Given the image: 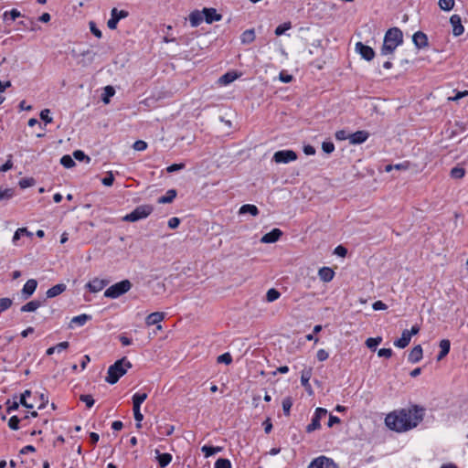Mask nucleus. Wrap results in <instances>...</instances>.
Listing matches in <instances>:
<instances>
[{
	"mask_svg": "<svg viewBox=\"0 0 468 468\" xmlns=\"http://www.w3.org/2000/svg\"><path fill=\"white\" fill-rule=\"evenodd\" d=\"M422 420L423 410L413 407L388 413L385 423L392 431L404 432L417 427Z\"/></svg>",
	"mask_w": 468,
	"mask_h": 468,
	"instance_id": "obj_1",
	"label": "nucleus"
},
{
	"mask_svg": "<svg viewBox=\"0 0 468 468\" xmlns=\"http://www.w3.org/2000/svg\"><path fill=\"white\" fill-rule=\"evenodd\" d=\"M403 42L402 31L398 27L388 29L384 37L383 46L381 48V55L388 56L392 54L395 49Z\"/></svg>",
	"mask_w": 468,
	"mask_h": 468,
	"instance_id": "obj_2",
	"label": "nucleus"
},
{
	"mask_svg": "<svg viewBox=\"0 0 468 468\" xmlns=\"http://www.w3.org/2000/svg\"><path fill=\"white\" fill-rule=\"evenodd\" d=\"M131 367V362L128 361L125 357L117 360L108 368L105 381L110 384H115Z\"/></svg>",
	"mask_w": 468,
	"mask_h": 468,
	"instance_id": "obj_3",
	"label": "nucleus"
},
{
	"mask_svg": "<svg viewBox=\"0 0 468 468\" xmlns=\"http://www.w3.org/2000/svg\"><path fill=\"white\" fill-rule=\"evenodd\" d=\"M131 288V282L129 280H123L107 288L104 292V296L111 299H116L127 292Z\"/></svg>",
	"mask_w": 468,
	"mask_h": 468,
	"instance_id": "obj_4",
	"label": "nucleus"
},
{
	"mask_svg": "<svg viewBox=\"0 0 468 468\" xmlns=\"http://www.w3.org/2000/svg\"><path fill=\"white\" fill-rule=\"evenodd\" d=\"M154 208L151 205H141L133 209L131 213L125 215L122 218L124 221L136 222L138 220L147 218Z\"/></svg>",
	"mask_w": 468,
	"mask_h": 468,
	"instance_id": "obj_5",
	"label": "nucleus"
},
{
	"mask_svg": "<svg viewBox=\"0 0 468 468\" xmlns=\"http://www.w3.org/2000/svg\"><path fill=\"white\" fill-rule=\"evenodd\" d=\"M147 399L146 393H135L133 396V416L136 420V427L139 429L141 428L142 420L144 419V415L141 413L140 407L142 403Z\"/></svg>",
	"mask_w": 468,
	"mask_h": 468,
	"instance_id": "obj_6",
	"label": "nucleus"
},
{
	"mask_svg": "<svg viewBox=\"0 0 468 468\" xmlns=\"http://www.w3.org/2000/svg\"><path fill=\"white\" fill-rule=\"evenodd\" d=\"M272 158L275 163L287 164V163L295 161L297 159V154L292 150H281V151H277L273 154Z\"/></svg>",
	"mask_w": 468,
	"mask_h": 468,
	"instance_id": "obj_7",
	"label": "nucleus"
},
{
	"mask_svg": "<svg viewBox=\"0 0 468 468\" xmlns=\"http://www.w3.org/2000/svg\"><path fill=\"white\" fill-rule=\"evenodd\" d=\"M308 468H338V465L326 456H319L313 460Z\"/></svg>",
	"mask_w": 468,
	"mask_h": 468,
	"instance_id": "obj_8",
	"label": "nucleus"
},
{
	"mask_svg": "<svg viewBox=\"0 0 468 468\" xmlns=\"http://www.w3.org/2000/svg\"><path fill=\"white\" fill-rule=\"evenodd\" d=\"M327 415V410L323 408H317L310 424L306 427L307 432H313L320 428V420Z\"/></svg>",
	"mask_w": 468,
	"mask_h": 468,
	"instance_id": "obj_9",
	"label": "nucleus"
},
{
	"mask_svg": "<svg viewBox=\"0 0 468 468\" xmlns=\"http://www.w3.org/2000/svg\"><path fill=\"white\" fill-rule=\"evenodd\" d=\"M355 50L361 56V58L367 61L372 60L375 57V51L373 48L362 42H357L356 44Z\"/></svg>",
	"mask_w": 468,
	"mask_h": 468,
	"instance_id": "obj_10",
	"label": "nucleus"
},
{
	"mask_svg": "<svg viewBox=\"0 0 468 468\" xmlns=\"http://www.w3.org/2000/svg\"><path fill=\"white\" fill-rule=\"evenodd\" d=\"M128 16V13L124 10L118 11L113 8L111 12V18L107 22V26L110 29H115L120 19L124 18Z\"/></svg>",
	"mask_w": 468,
	"mask_h": 468,
	"instance_id": "obj_11",
	"label": "nucleus"
},
{
	"mask_svg": "<svg viewBox=\"0 0 468 468\" xmlns=\"http://www.w3.org/2000/svg\"><path fill=\"white\" fill-rule=\"evenodd\" d=\"M108 284V280L94 278L86 284V288L91 292H99Z\"/></svg>",
	"mask_w": 468,
	"mask_h": 468,
	"instance_id": "obj_12",
	"label": "nucleus"
},
{
	"mask_svg": "<svg viewBox=\"0 0 468 468\" xmlns=\"http://www.w3.org/2000/svg\"><path fill=\"white\" fill-rule=\"evenodd\" d=\"M202 13L203 17L207 24H212L213 22L220 21L222 18V16L218 14L215 8L205 7L202 10Z\"/></svg>",
	"mask_w": 468,
	"mask_h": 468,
	"instance_id": "obj_13",
	"label": "nucleus"
},
{
	"mask_svg": "<svg viewBox=\"0 0 468 468\" xmlns=\"http://www.w3.org/2000/svg\"><path fill=\"white\" fill-rule=\"evenodd\" d=\"M312 375H313L312 367H306L303 370H302V372H301V383L310 395L313 394V389L309 383L310 378H312Z\"/></svg>",
	"mask_w": 468,
	"mask_h": 468,
	"instance_id": "obj_14",
	"label": "nucleus"
},
{
	"mask_svg": "<svg viewBox=\"0 0 468 468\" xmlns=\"http://www.w3.org/2000/svg\"><path fill=\"white\" fill-rule=\"evenodd\" d=\"M450 23L452 27V34L455 37H459L464 32V27L462 25V19L459 15H452L450 18Z\"/></svg>",
	"mask_w": 468,
	"mask_h": 468,
	"instance_id": "obj_15",
	"label": "nucleus"
},
{
	"mask_svg": "<svg viewBox=\"0 0 468 468\" xmlns=\"http://www.w3.org/2000/svg\"><path fill=\"white\" fill-rule=\"evenodd\" d=\"M369 133L367 131H357L348 136L351 144H359L367 140Z\"/></svg>",
	"mask_w": 468,
	"mask_h": 468,
	"instance_id": "obj_16",
	"label": "nucleus"
},
{
	"mask_svg": "<svg viewBox=\"0 0 468 468\" xmlns=\"http://www.w3.org/2000/svg\"><path fill=\"white\" fill-rule=\"evenodd\" d=\"M282 235V232L279 229H273L269 233H266L263 235L261 239V242L262 243H273L276 242L281 236Z\"/></svg>",
	"mask_w": 468,
	"mask_h": 468,
	"instance_id": "obj_17",
	"label": "nucleus"
},
{
	"mask_svg": "<svg viewBox=\"0 0 468 468\" xmlns=\"http://www.w3.org/2000/svg\"><path fill=\"white\" fill-rule=\"evenodd\" d=\"M412 41L418 48H423L428 46V37L421 31H418L412 36Z\"/></svg>",
	"mask_w": 468,
	"mask_h": 468,
	"instance_id": "obj_18",
	"label": "nucleus"
},
{
	"mask_svg": "<svg viewBox=\"0 0 468 468\" xmlns=\"http://www.w3.org/2000/svg\"><path fill=\"white\" fill-rule=\"evenodd\" d=\"M422 356H423L422 347L420 345H418V346H414L411 349V351L410 352L408 360L410 363L415 364L421 360Z\"/></svg>",
	"mask_w": 468,
	"mask_h": 468,
	"instance_id": "obj_19",
	"label": "nucleus"
},
{
	"mask_svg": "<svg viewBox=\"0 0 468 468\" xmlns=\"http://www.w3.org/2000/svg\"><path fill=\"white\" fill-rule=\"evenodd\" d=\"M37 286V282L35 279L28 280L22 289V293L24 294L25 298L30 297L36 291Z\"/></svg>",
	"mask_w": 468,
	"mask_h": 468,
	"instance_id": "obj_20",
	"label": "nucleus"
},
{
	"mask_svg": "<svg viewBox=\"0 0 468 468\" xmlns=\"http://www.w3.org/2000/svg\"><path fill=\"white\" fill-rule=\"evenodd\" d=\"M164 318H165L164 313H161V312L152 313L146 317L145 324L148 326H151L154 324H158L164 320Z\"/></svg>",
	"mask_w": 468,
	"mask_h": 468,
	"instance_id": "obj_21",
	"label": "nucleus"
},
{
	"mask_svg": "<svg viewBox=\"0 0 468 468\" xmlns=\"http://www.w3.org/2000/svg\"><path fill=\"white\" fill-rule=\"evenodd\" d=\"M319 278L324 282H329L335 276V271L329 267H323L318 271Z\"/></svg>",
	"mask_w": 468,
	"mask_h": 468,
	"instance_id": "obj_22",
	"label": "nucleus"
},
{
	"mask_svg": "<svg viewBox=\"0 0 468 468\" xmlns=\"http://www.w3.org/2000/svg\"><path fill=\"white\" fill-rule=\"evenodd\" d=\"M411 337L409 334V330L402 332L401 337L394 342V346L399 348H405L410 342Z\"/></svg>",
	"mask_w": 468,
	"mask_h": 468,
	"instance_id": "obj_23",
	"label": "nucleus"
},
{
	"mask_svg": "<svg viewBox=\"0 0 468 468\" xmlns=\"http://www.w3.org/2000/svg\"><path fill=\"white\" fill-rule=\"evenodd\" d=\"M203 19H204V17H203L202 11L200 12L198 10H195V11L191 12L189 15V21L193 27L199 26L201 24V22L203 21Z\"/></svg>",
	"mask_w": 468,
	"mask_h": 468,
	"instance_id": "obj_24",
	"label": "nucleus"
},
{
	"mask_svg": "<svg viewBox=\"0 0 468 468\" xmlns=\"http://www.w3.org/2000/svg\"><path fill=\"white\" fill-rule=\"evenodd\" d=\"M66 290V285L63 283L56 284L55 286L49 288L46 294L48 298H53L55 296L59 295Z\"/></svg>",
	"mask_w": 468,
	"mask_h": 468,
	"instance_id": "obj_25",
	"label": "nucleus"
},
{
	"mask_svg": "<svg viewBox=\"0 0 468 468\" xmlns=\"http://www.w3.org/2000/svg\"><path fill=\"white\" fill-rule=\"evenodd\" d=\"M451 344L448 339H443L440 342V354L437 356V360H441L444 356H446L450 351Z\"/></svg>",
	"mask_w": 468,
	"mask_h": 468,
	"instance_id": "obj_26",
	"label": "nucleus"
},
{
	"mask_svg": "<svg viewBox=\"0 0 468 468\" xmlns=\"http://www.w3.org/2000/svg\"><path fill=\"white\" fill-rule=\"evenodd\" d=\"M255 40L254 29H247L240 36V41L242 44H250Z\"/></svg>",
	"mask_w": 468,
	"mask_h": 468,
	"instance_id": "obj_27",
	"label": "nucleus"
},
{
	"mask_svg": "<svg viewBox=\"0 0 468 468\" xmlns=\"http://www.w3.org/2000/svg\"><path fill=\"white\" fill-rule=\"evenodd\" d=\"M239 213L240 215L250 213L255 217L259 214V209L255 205L246 204L240 207Z\"/></svg>",
	"mask_w": 468,
	"mask_h": 468,
	"instance_id": "obj_28",
	"label": "nucleus"
},
{
	"mask_svg": "<svg viewBox=\"0 0 468 468\" xmlns=\"http://www.w3.org/2000/svg\"><path fill=\"white\" fill-rule=\"evenodd\" d=\"M176 197V191L175 189L168 190L165 196L158 198L159 204L171 203Z\"/></svg>",
	"mask_w": 468,
	"mask_h": 468,
	"instance_id": "obj_29",
	"label": "nucleus"
},
{
	"mask_svg": "<svg viewBox=\"0 0 468 468\" xmlns=\"http://www.w3.org/2000/svg\"><path fill=\"white\" fill-rule=\"evenodd\" d=\"M237 74L234 72H227L218 79L220 85H228L237 79Z\"/></svg>",
	"mask_w": 468,
	"mask_h": 468,
	"instance_id": "obj_30",
	"label": "nucleus"
},
{
	"mask_svg": "<svg viewBox=\"0 0 468 468\" xmlns=\"http://www.w3.org/2000/svg\"><path fill=\"white\" fill-rule=\"evenodd\" d=\"M41 306V302L34 300L26 303L21 307V312H35L37 308Z\"/></svg>",
	"mask_w": 468,
	"mask_h": 468,
	"instance_id": "obj_31",
	"label": "nucleus"
},
{
	"mask_svg": "<svg viewBox=\"0 0 468 468\" xmlns=\"http://www.w3.org/2000/svg\"><path fill=\"white\" fill-rule=\"evenodd\" d=\"M201 451L204 452L205 457L207 458V457L212 456L218 452H220L222 451V447H219V446L212 447V446L204 445L201 448Z\"/></svg>",
	"mask_w": 468,
	"mask_h": 468,
	"instance_id": "obj_32",
	"label": "nucleus"
},
{
	"mask_svg": "<svg viewBox=\"0 0 468 468\" xmlns=\"http://www.w3.org/2000/svg\"><path fill=\"white\" fill-rule=\"evenodd\" d=\"M90 319V316L88 315V314H80V315H78V316H74L71 321H70V324H75L77 325H84L87 321H89Z\"/></svg>",
	"mask_w": 468,
	"mask_h": 468,
	"instance_id": "obj_33",
	"label": "nucleus"
},
{
	"mask_svg": "<svg viewBox=\"0 0 468 468\" xmlns=\"http://www.w3.org/2000/svg\"><path fill=\"white\" fill-rule=\"evenodd\" d=\"M24 235L31 237L32 233L28 231L26 228H20L17 229L13 236V243L16 244V241L21 238L24 237Z\"/></svg>",
	"mask_w": 468,
	"mask_h": 468,
	"instance_id": "obj_34",
	"label": "nucleus"
},
{
	"mask_svg": "<svg viewBox=\"0 0 468 468\" xmlns=\"http://www.w3.org/2000/svg\"><path fill=\"white\" fill-rule=\"evenodd\" d=\"M157 460L161 467H165L171 463L172 455L170 453H162L157 456Z\"/></svg>",
	"mask_w": 468,
	"mask_h": 468,
	"instance_id": "obj_35",
	"label": "nucleus"
},
{
	"mask_svg": "<svg viewBox=\"0 0 468 468\" xmlns=\"http://www.w3.org/2000/svg\"><path fill=\"white\" fill-rule=\"evenodd\" d=\"M281 293L274 288L269 289L266 293V300L269 303L274 302L279 299Z\"/></svg>",
	"mask_w": 468,
	"mask_h": 468,
	"instance_id": "obj_36",
	"label": "nucleus"
},
{
	"mask_svg": "<svg viewBox=\"0 0 468 468\" xmlns=\"http://www.w3.org/2000/svg\"><path fill=\"white\" fill-rule=\"evenodd\" d=\"M440 8L444 11H450L454 6V0H439Z\"/></svg>",
	"mask_w": 468,
	"mask_h": 468,
	"instance_id": "obj_37",
	"label": "nucleus"
},
{
	"mask_svg": "<svg viewBox=\"0 0 468 468\" xmlns=\"http://www.w3.org/2000/svg\"><path fill=\"white\" fill-rule=\"evenodd\" d=\"M115 93L114 89L112 86H106L104 88L102 101L104 103H109L110 98L112 97Z\"/></svg>",
	"mask_w": 468,
	"mask_h": 468,
	"instance_id": "obj_38",
	"label": "nucleus"
},
{
	"mask_svg": "<svg viewBox=\"0 0 468 468\" xmlns=\"http://www.w3.org/2000/svg\"><path fill=\"white\" fill-rule=\"evenodd\" d=\"M292 406V399L291 397H286L282 400V410L286 416L290 415V410Z\"/></svg>",
	"mask_w": 468,
	"mask_h": 468,
	"instance_id": "obj_39",
	"label": "nucleus"
},
{
	"mask_svg": "<svg viewBox=\"0 0 468 468\" xmlns=\"http://www.w3.org/2000/svg\"><path fill=\"white\" fill-rule=\"evenodd\" d=\"M60 164L66 168H71L75 165V162L69 154L63 155L60 159Z\"/></svg>",
	"mask_w": 468,
	"mask_h": 468,
	"instance_id": "obj_40",
	"label": "nucleus"
},
{
	"mask_svg": "<svg viewBox=\"0 0 468 468\" xmlns=\"http://www.w3.org/2000/svg\"><path fill=\"white\" fill-rule=\"evenodd\" d=\"M465 175V170L463 167H453L451 170V176L455 179H460Z\"/></svg>",
	"mask_w": 468,
	"mask_h": 468,
	"instance_id": "obj_41",
	"label": "nucleus"
},
{
	"mask_svg": "<svg viewBox=\"0 0 468 468\" xmlns=\"http://www.w3.org/2000/svg\"><path fill=\"white\" fill-rule=\"evenodd\" d=\"M214 468H231V463L229 459L219 458L216 461Z\"/></svg>",
	"mask_w": 468,
	"mask_h": 468,
	"instance_id": "obj_42",
	"label": "nucleus"
},
{
	"mask_svg": "<svg viewBox=\"0 0 468 468\" xmlns=\"http://www.w3.org/2000/svg\"><path fill=\"white\" fill-rule=\"evenodd\" d=\"M14 197V190L12 188H5L1 189L0 188V201L1 200H7Z\"/></svg>",
	"mask_w": 468,
	"mask_h": 468,
	"instance_id": "obj_43",
	"label": "nucleus"
},
{
	"mask_svg": "<svg viewBox=\"0 0 468 468\" xmlns=\"http://www.w3.org/2000/svg\"><path fill=\"white\" fill-rule=\"evenodd\" d=\"M8 16H10V18H11L12 20H15V19H16V18H18V17L22 16V14H21V13H20V11H18L17 9H12V10H10V11H5V12L4 13V16H3L4 20H6V19H7V17H8Z\"/></svg>",
	"mask_w": 468,
	"mask_h": 468,
	"instance_id": "obj_44",
	"label": "nucleus"
},
{
	"mask_svg": "<svg viewBox=\"0 0 468 468\" xmlns=\"http://www.w3.org/2000/svg\"><path fill=\"white\" fill-rule=\"evenodd\" d=\"M382 341V338L380 336H378V337H370V338H367V341H366V345L368 348H375L377 346H378Z\"/></svg>",
	"mask_w": 468,
	"mask_h": 468,
	"instance_id": "obj_45",
	"label": "nucleus"
},
{
	"mask_svg": "<svg viewBox=\"0 0 468 468\" xmlns=\"http://www.w3.org/2000/svg\"><path fill=\"white\" fill-rule=\"evenodd\" d=\"M292 27V24L291 22H285L280 26H278L275 29V35L276 36H281L282 35L285 31L289 30L290 28Z\"/></svg>",
	"mask_w": 468,
	"mask_h": 468,
	"instance_id": "obj_46",
	"label": "nucleus"
},
{
	"mask_svg": "<svg viewBox=\"0 0 468 468\" xmlns=\"http://www.w3.org/2000/svg\"><path fill=\"white\" fill-rule=\"evenodd\" d=\"M73 157L80 162L86 161L89 163L90 161V158L80 150L74 151Z\"/></svg>",
	"mask_w": 468,
	"mask_h": 468,
	"instance_id": "obj_47",
	"label": "nucleus"
},
{
	"mask_svg": "<svg viewBox=\"0 0 468 468\" xmlns=\"http://www.w3.org/2000/svg\"><path fill=\"white\" fill-rule=\"evenodd\" d=\"M217 362L229 365L232 362V357L229 353H224L218 356Z\"/></svg>",
	"mask_w": 468,
	"mask_h": 468,
	"instance_id": "obj_48",
	"label": "nucleus"
},
{
	"mask_svg": "<svg viewBox=\"0 0 468 468\" xmlns=\"http://www.w3.org/2000/svg\"><path fill=\"white\" fill-rule=\"evenodd\" d=\"M39 115L41 120H43L46 123H50L53 121L52 117L50 116V110L48 109L42 110Z\"/></svg>",
	"mask_w": 468,
	"mask_h": 468,
	"instance_id": "obj_49",
	"label": "nucleus"
},
{
	"mask_svg": "<svg viewBox=\"0 0 468 468\" xmlns=\"http://www.w3.org/2000/svg\"><path fill=\"white\" fill-rule=\"evenodd\" d=\"M31 395V392L29 390H26L20 398V404H22L24 407L27 409H32L34 406L32 404H28L26 400L27 397H29Z\"/></svg>",
	"mask_w": 468,
	"mask_h": 468,
	"instance_id": "obj_50",
	"label": "nucleus"
},
{
	"mask_svg": "<svg viewBox=\"0 0 468 468\" xmlns=\"http://www.w3.org/2000/svg\"><path fill=\"white\" fill-rule=\"evenodd\" d=\"M20 420L16 416H13L8 420V426L11 430L16 431L19 428Z\"/></svg>",
	"mask_w": 468,
	"mask_h": 468,
	"instance_id": "obj_51",
	"label": "nucleus"
},
{
	"mask_svg": "<svg viewBox=\"0 0 468 468\" xmlns=\"http://www.w3.org/2000/svg\"><path fill=\"white\" fill-rule=\"evenodd\" d=\"M80 399L88 408H91L94 405L95 401L90 395H81Z\"/></svg>",
	"mask_w": 468,
	"mask_h": 468,
	"instance_id": "obj_52",
	"label": "nucleus"
},
{
	"mask_svg": "<svg viewBox=\"0 0 468 468\" xmlns=\"http://www.w3.org/2000/svg\"><path fill=\"white\" fill-rule=\"evenodd\" d=\"M12 305V300L9 298H1L0 299V312H3L8 309Z\"/></svg>",
	"mask_w": 468,
	"mask_h": 468,
	"instance_id": "obj_53",
	"label": "nucleus"
},
{
	"mask_svg": "<svg viewBox=\"0 0 468 468\" xmlns=\"http://www.w3.org/2000/svg\"><path fill=\"white\" fill-rule=\"evenodd\" d=\"M322 149L326 154H331L335 150V145L332 142H324L322 144Z\"/></svg>",
	"mask_w": 468,
	"mask_h": 468,
	"instance_id": "obj_54",
	"label": "nucleus"
},
{
	"mask_svg": "<svg viewBox=\"0 0 468 468\" xmlns=\"http://www.w3.org/2000/svg\"><path fill=\"white\" fill-rule=\"evenodd\" d=\"M133 147L135 151H144L147 148V144L144 141L138 140L133 144Z\"/></svg>",
	"mask_w": 468,
	"mask_h": 468,
	"instance_id": "obj_55",
	"label": "nucleus"
},
{
	"mask_svg": "<svg viewBox=\"0 0 468 468\" xmlns=\"http://www.w3.org/2000/svg\"><path fill=\"white\" fill-rule=\"evenodd\" d=\"M113 181H114V176H113V174L112 172H109L107 176H105L101 182L104 186H111L112 184H113Z\"/></svg>",
	"mask_w": 468,
	"mask_h": 468,
	"instance_id": "obj_56",
	"label": "nucleus"
},
{
	"mask_svg": "<svg viewBox=\"0 0 468 468\" xmlns=\"http://www.w3.org/2000/svg\"><path fill=\"white\" fill-rule=\"evenodd\" d=\"M466 96H468V90L457 91L454 96L449 97L448 100L452 101H457L460 99L464 98Z\"/></svg>",
	"mask_w": 468,
	"mask_h": 468,
	"instance_id": "obj_57",
	"label": "nucleus"
},
{
	"mask_svg": "<svg viewBox=\"0 0 468 468\" xmlns=\"http://www.w3.org/2000/svg\"><path fill=\"white\" fill-rule=\"evenodd\" d=\"M185 168V164L183 163H180V164H173L171 165L170 166H168L166 168V171L168 173H173V172H176V171H178V170H182Z\"/></svg>",
	"mask_w": 468,
	"mask_h": 468,
	"instance_id": "obj_58",
	"label": "nucleus"
},
{
	"mask_svg": "<svg viewBox=\"0 0 468 468\" xmlns=\"http://www.w3.org/2000/svg\"><path fill=\"white\" fill-rule=\"evenodd\" d=\"M316 357L319 361H325L329 357V354L324 349H319L316 354Z\"/></svg>",
	"mask_w": 468,
	"mask_h": 468,
	"instance_id": "obj_59",
	"label": "nucleus"
},
{
	"mask_svg": "<svg viewBox=\"0 0 468 468\" xmlns=\"http://www.w3.org/2000/svg\"><path fill=\"white\" fill-rule=\"evenodd\" d=\"M392 354H393V351L390 348H381L378 352V356L380 357L384 356V357L388 358L392 356Z\"/></svg>",
	"mask_w": 468,
	"mask_h": 468,
	"instance_id": "obj_60",
	"label": "nucleus"
},
{
	"mask_svg": "<svg viewBox=\"0 0 468 468\" xmlns=\"http://www.w3.org/2000/svg\"><path fill=\"white\" fill-rule=\"evenodd\" d=\"M279 79L283 83H289L292 80V76L284 71H282L279 75Z\"/></svg>",
	"mask_w": 468,
	"mask_h": 468,
	"instance_id": "obj_61",
	"label": "nucleus"
},
{
	"mask_svg": "<svg viewBox=\"0 0 468 468\" xmlns=\"http://www.w3.org/2000/svg\"><path fill=\"white\" fill-rule=\"evenodd\" d=\"M12 167H13L12 156L9 155L8 160L3 165L0 166V171L6 172V171L10 170Z\"/></svg>",
	"mask_w": 468,
	"mask_h": 468,
	"instance_id": "obj_62",
	"label": "nucleus"
},
{
	"mask_svg": "<svg viewBox=\"0 0 468 468\" xmlns=\"http://www.w3.org/2000/svg\"><path fill=\"white\" fill-rule=\"evenodd\" d=\"M348 134L345 130H340L335 133V138L339 141H344L348 139Z\"/></svg>",
	"mask_w": 468,
	"mask_h": 468,
	"instance_id": "obj_63",
	"label": "nucleus"
},
{
	"mask_svg": "<svg viewBox=\"0 0 468 468\" xmlns=\"http://www.w3.org/2000/svg\"><path fill=\"white\" fill-rule=\"evenodd\" d=\"M180 224V219L178 218H171L169 220H168V227L170 229H176Z\"/></svg>",
	"mask_w": 468,
	"mask_h": 468,
	"instance_id": "obj_64",
	"label": "nucleus"
}]
</instances>
